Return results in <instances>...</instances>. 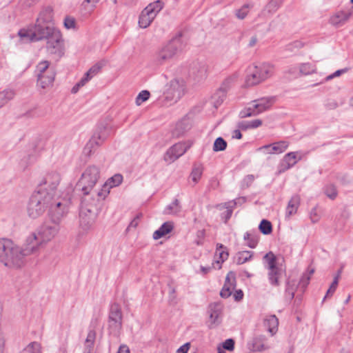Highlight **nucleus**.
<instances>
[{
  "label": "nucleus",
  "mask_w": 353,
  "mask_h": 353,
  "mask_svg": "<svg viewBox=\"0 0 353 353\" xmlns=\"http://www.w3.org/2000/svg\"><path fill=\"white\" fill-rule=\"evenodd\" d=\"M32 254L27 242L24 248L15 245L8 239H0V261L5 266L12 268H21L26 256Z\"/></svg>",
  "instance_id": "1"
},
{
  "label": "nucleus",
  "mask_w": 353,
  "mask_h": 353,
  "mask_svg": "<svg viewBox=\"0 0 353 353\" xmlns=\"http://www.w3.org/2000/svg\"><path fill=\"white\" fill-rule=\"evenodd\" d=\"M100 178V171L98 167L90 165L82 173L77 187L81 190L83 196H91L96 199H105L108 194L107 190L94 189Z\"/></svg>",
  "instance_id": "2"
},
{
  "label": "nucleus",
  "mask_w": 353,
  "mask_h": 353,
  "mask_svg": "<svg viewBox=\"0 0 353 353\" xmlns=\"http://www.w3.org/2000/svg\"><path fill=\"white\" fill-rule=\"evenodd\" d=\"M103 200L88 196H82L79 212V222L80 225L83 230H88L94 224L101 208Z\"/></svg>",
  "instance_id": "3"
},
{
  "label": "nucleus",
  "mask_w": 353,
  "mask_h": 353,
  "mask_svg": "<svg viewBox=\"0 0 353 353\" xmlns=\"http://www.w3.org/2000/svg\"><path fill=\"white\" fill-rule=\"evenodd\" d=\"M59 230L58 225L46 223L40 227L37 232H33L27 238V245L30 246L32 253H35L43 243L52 240Z\"/></svg>",
  "instance_id": "4"
},
{
  "label": "nucleus",
  "mask_w": 353,
  "mask_h": 353,
  "mask_svg": "<svg viewBox=\"0 0 353 353\" xmlns=\"http://www.w3.org/2000/svg\"><path fill=\"white\" fill-rule=\"evenodd\" d=\"M59 30L50 25L41 24L36 23L35 25L28 29H21L19 31L18 35L26 41H38L41 40H48Z\"/></svg>",
  "instance_id": "5"
},
{
  "label": "nucleus",
  "mask_w": 353,
  "mask_h": 353,
  "mask_svg": "<svg viewBox=\"0 0 353 353\" xmlns=\"http://www.w3.org/2000/svg\"><path fill=\"white\" fill-rule=\"evenodd\" d=\"M183 48L181 34L172 39L165 46L157 52L154 62L157 65H163L170 61L179 51Z\"/></svg>",
  "instance_id": "6"
},
{
  "label": "nucleus",
  "mask_w": 353,
  "mask_h": 353,
  "mask_svg": "<svg viewBox=\"0 0 353 353\" xmlns=\"http://www.w3.org/2000/svg\"><path fill=\"white\" fill-rule=\"evenodd\" d=\"M274 73L272 65L263 63L257 65H253L248 68L245 79L247 86L256 85L270 77Z\"/></svg>",
  "instance_id": "7"
},
{
  "label": "nucleus",
  "mask_w": 353,
  "mask_h": 353,
  "mask_svg": "<svg viewBox=\"0 0 353 353\" xmlns=\"http://www.w3.org/2000/svg\"><path fill=\"white\" fill-rule=\"evenodd\" d=\"M52 201L44 192H34L30 198L27 211L30 218L36 219L43 214Z\"/></svg>",
  "instance_id": "8"
},
{
  "label": "nucleus",
  "mask_w": 353,
  "mask_h": 353,
  "mask_svg": "<svg viewBox=\"0 0 353 353\" xmlns=\"http://www.w3.org/2000/svg\"><path fill=\"white\" fill-rule=\"evenodd\" d=\"M164 3L161 0L155 1L148 4L141 12L139 19V26L141 28L148 27L163 9Z\"/></svg>",
  "instance_id": "9"
},
{
  "label": "nucleus",
  "mask_w": 353,
  "mask_h": 353,
  "mask_svg": "<svg viewBox=\"0 0 353 353\" xmlns=\"http://www.w3.org/2000/svg\"><path fill=\"white\" fill-rule=\"evenodd\" d=\"M61 181V176L57 172L48 173L40 182L37 192H44L50 197H54L58 185Z\"/></svg>",
  "instance_id": "10"
},
{
  "label": "nucleus",
  "mask_w": 353,
  "mask_h": 353,
  "mask_svg": "<svg viewBox=\"0 0 353 353\" xmlns=\"http://www.w3.org/2000/svg\"><path fill=\"white\" fill-rule=\"evenodd\" d=\"M263 259L268 264V280L273 286L280 285L279 278L281 275V270L276 265V257L272 252H269L264 256Z\"/></svg>",
  "instance_id": "11"
},
{
  "label": "nucleus",
  "mask_w": 353,
  "mask_h": 353,
  "mask_svg": "<svg viewBox=\"0 0 353 353\" xmlns=\"http://www.w3.org/2000/svg\"><path fill=\"white\" fill-rule=\"evenodd\" d=\"M49 208L48 216L53 224H59L67 213V208L65 204L63 203L59 199L52 197V201L48 207Z\"/></svg>",
  "instance_id": "12"
},
{
  "label": "nucleus",
  "mask_w": 353,
  "mask_h": 353,
  "mask_svg": "<svg viewBox=\"0 0 353 353\" xmlns=\"http://www.w3.org/2000/svg\"><path fill=\"white\" fill-rule=\"evenodd\" d=\"M110 129L108 125L104 124L98 125L94 134L86 144L84 150L88 151L90 154L95 146H99L103 143L110 135Z\"/></svg>",
  "instance_id": "13"
},
{
  "label": "nucleus",
  "mask_w": 353,
  "mask_h": 353,
  "mask_svg": "<svg viewBox=\"0 0 353 353\" xmlns=\"http://www.w3.org/2000/svg\"><path fill=\"white\" fill-rule=\"evenodd\" d=\"M122 319L123 316L121 307L116 303L112 305L108 319V328L112 334L114 336L119 335L122 327Z\"/></svg>",
  "instance_id": "14"
},
{
  "label": "nucleus",
  "mask_w": 353,
  "mask_h": 353,
  "mask_svg": "<svg viewBox=\"0 0 353 353\" xmlns=\"http://www.w3.org/2000/svg\"><path fill=\"white\" fill-rule=\"evenodd\" d=\"M46 41V48L49 54H54L58 58L63 55V40L60 31L53 34Z\"/></svg>",
  "instance_id": "15"
},
{
  "label": "nucleus",
  "mask_w": 353,
  "mask_h": 353,
  "mask_svg": "<svg viewBox=\"0 0 353 353\" xmlns=\"http://www.w3.org/2000/svg\"><path fill=\"white\" fill-rule=\"evenodd\" d=\"M191 143L179 142L170 147L164 156V160L172 163L181 157L190 148Z\"/></svg>",
  "instance_id": "16"
},
{
  "label": "nucleus",
  "mask_w": 353,
  "mask_h": 353,
  "mask_svg": "<svg viewBox=\"0 0 353 353\" xmlns=\"http://www.w3.org/2000/svg\"><path fill=\"white\" fill-rule=\"evenodd\" d=\"M234 77L227 78L221 84V87L214 93L212 97L214 106L217 108L225 100L226 94L234 81Z\"/></svg>",
  "instance_id": "17"
},
{
  "label": "nucleus",
  "mask_w": 353,
  "mask_h": 353,
  "mask_svg": "<svg viewBox=\"0 0 353 353\" xmlns=\"http://www.w3.org/2000/svg\"><path fill=\"white\" fill-rule=\"evenodd\" d=\"M223 307L220 303H212L208 306L209 313V328L212 329L219 325L221 322V314Z\"/></svg>",
  "instance_id": "18"
},
{
  "label": "nucleus",
  "mask_w": 353,
  "mask_h": 353,
  "mask_svg": "<svg viewBox=\"0 0 353 353\" xmlns=\"http://www.w3.org/2000/svg\"><path fill=\"white\" fill-rule=\"evenodd\" d=\"M185 86L183 81L174 79L170 81V88L167 91V99L176 102L184 94Z\"/></svg>",
  "instance_id": "19"
},
{
  "label": "nucleus",
  "mask_w": 353,
  "mask_h": 353,
  "mask_svg": "<svg viewBox=\"0 0 353 353\" xmlns=\"http://www.w3.org/2000/svg\"><path fill=\"white\" fill-rule=\"evenodd\" d=\"M235 273L231 271L226 276L224 285L220 292V296L224 299L228 298L232 294V290L235 288Z\"/></svg>",
  "instance_id": "20"
},
{
  "label": "nucleus",
  "mask_w": 353,
  "mask_h": 353,
  "mask_svg": "<svg viewBox=\"0 0 353 353\" xmlns=\"http://www.w3.org/2000/svg\"><path fill=\"white\" fill-rule=\"evenodd\" d=\"M297 163L296 152H291L286 154L278 167L279 173L285 172L292 168Z\"/></svg>",
  "instance_id": "21"
},
{
  "label": "nucleus",
  "mask_w": 353,
  "mask_h": 353,
  "mask_svg": "<svg viewBox=\"0 0 353 353\" xmlns=\"http://www.w3.org/2000/svg\"><path fill=\"white\" fill-rule=\"evenodd\" d=\"M255 104V109H257L259 113L261 114L269 110L274 102V97H262L253 101Z\"/></svg>",
  "instance_id": "22"
},
{
  "label": "nucleus",
  "mask_w": 353,
  "mask_h": 353,
  "mask_svg": "<svg viewBox=\"0 0 353 353\" xmlns=\"http://www.w3.org/2000/svg\"><path fill=\"white\" fill-rule=\"evenodd\" d=\"M350 16V12L339 11L330 17V22L336 27H340L348 21Z\"/></svg>",
  "instance_id": "23"
},
{
  "label": "nucleus",
  "mask_w": 353,
  "mask_h": 353,
  "mask_svg": "<svg viewBox=\"0 0 353 353\" xmlns=\"http://www.w3.org/2000/svg\"><path fill=\"white\" fill-rule=\"evenodd\" d=\"M54 77V71H48L47 73L38 74L37 83L43 89L49 88L53 85Z\"/></svg>",
  "instance_id": "24"
},
{
  "label": "nucleus",
  "mask_w": 353,
  "mask_h": 353,
  "mask_svg": "<svg viewBox=\"0 0 353 353\" xmlns=\"http://www.w3.org/2000/svg\"><path fill=\"white\" fill-rule=\"evenodd\" d=\"M216 254L219 255V259L212 263V266L214 268L221 269V263L227 260L229 256L227 248L221 243H217Z\"/></svg>",
  "instance_id": "25"
},
{
  "label": "nucleus",
  "mask_w": 353,
  "mask_h": 353,
  "mask_svg": "<svg viewBox=\"0 0 353 353\" xmlns=\"http://www.w3.org/2000/svg\"><path fill=\"white\" fill-rule=\"evenodd\" d=\"M288 146L289 143L288 141H281L272 144L265 145L261 147V149H271V151H268V154H281L285 152Z\"/></svg>",
  "instance_id": "26"
},
{
  "label": "nucleus",
  "mask_w": 353,
  "mask_h": 353,
  "mask_svg": "<svg viewBox=\"0 0 353 353\" xmlns=\"http://www.w3.org/2000/svg\"><path fill=\"white\" fill-rule=\"evenodd\" d=\"M191 73L196 81L204 79L207 77L208 66L203 63H197L192 68Z\"/></svg>",
  "instance_id": "27"
},
{
  "label": "nucleus",
  "mask_w": 353,
  "mask_h": 353,
  "mask_svg": "<svg viewBox=\"0 0 353 353\" xmlns=\"http://www.w3.org/2000/svg\"><path fill=\"white\" fill-rule=\"evenodd\" d=\"M174 228L172 221H166L153 233V238L155 240L159 239L172 232Z\"/></svg>",
  "instance_id": "28"
},
{
  "label": "nucleus",
  "mask_w": 353,
  "mask_h": 353,
  "mask_svg": "<svg viewBox=\"0 0 353 353\" xmlns=\"http://www.w3.org/2000/svg\"><path fill=\"white\" fill-rule=\"evenodd\" d=\"M264 326L267 330L272 334L274 335L278 330L279 320L275 315L268 316L264 319Z\"/></svg>",
  "instance_id": "29"
},
{
  "label": "nucleus",
  "mask_w": 353,
  "mask_h": 353,
  "mask_svg": "<svg viewBox=\"0 0 353 353\" xmlns=\"http://www.w3.org/2000/svg\"><path fill=\"white\" fill-rule=\"evenodd\" d=\"M299 204L300 196L297 194L293 195L288 202L286 209V214L290 216L292 214H295L297 211Z\"/></svg>",
  "instance_id": "30"
},
{
  "label": "nucleus",
  "mask_w": 353,
  "mask_h": 353,
  "mask_svg": "<svg viewBox=\"0 0 353 353\" xmlns=\"http://www.w3.org/2000/svg\"><path fill=\"white\" fill-rule=\"evenodd\" d=\"M259 114V111H257V109H255V104L252 101L248 104L247 107L240 111L239 116L241 119H244L247 117H255Z\"/></svg>",
  "instance_id": "31"
},
{
  "label": "nucleus",
  "mask_w": 353,
  "mask_h": 353,
  "mask_svg": "<svg viewBox=\"0 0 353 353\" xmlns=\"http://www.w3.org/2000/svg\"><path fill=\"white\" fill-rule=\"evenodd\" d=\"M52 8L50 6L44 8L39 13L37 19L36 23H47L52 21Z\"/></svg>",
  "instance_id": "32"
},
{
  "label": "nucleus",
  "mask_w": 353,
  "mask_h": 353,
  "mask_svg": "<svg viewBox=\"0 0 353 353\" xmlns=\"http://www.w3.org/2000/svg\"><path fill=\"white\" fill-rule=\"evenodd\" d=\"M190 128L189 122L187 119H183L176 123L173 130V135L180 137Z\"/></svg>",
  "instance_id": "33"
},
{
  "label": "nucleus",
  "mask_w": 353,
  "mask_h": 353,
  "mask_svg": "<svg viewBox=\"0 0 353 353\" xmlns=\"http://www.w3.org/2000/svg\"><path fill=\"white\" fill-rule=\"evenodd\" d=\"M15 96V91L7 88L0 92V108L7 104Z\"/></svg>",
  "instance_id": "34"
},
{
  "label": "nucleus",
  "mask_w": 353,
  "mask_h": 353,
  "mask_svg": "<svg viewBox=\"0 0 353 353\" xmlns=\"http://www.w3.org/2000/svg\"><path fill=\"white\" fill-rule=\"evenodd\" d=\"M243 239L247 241V245L250 248H254L259 242V235L255 231L245 232Z\"/></svg>",
  "instance_id": "35"
},
{
  "label": "nucleus",
  "mask_w": 353,
  "mask_h": 353,
  "mask_svg": "<svg viewBox=\"0 0 353 353\" xmlns=\"http://www.w3.org/2000/svg\"><path fill=\"white\" fill-rule=\"evenodd\" d=\"M283 0H270L261 14L266 15V12L269 14L274 13L281 6Z\"/></svg>",
  "instance_id": "36"
},
{
  "label": "nucleus",
  "mask_w": 353,
  "mask_h": 353,
  "mask_svg": "<svg viewBox=\"0 0 353 353\" xmlns=\"http://www.w3.org/2000/svg\"><path fill=\"white\" fill-rule=\"evenodd\" d=\"M96 338V332L94 330H90L88 333L85 342V350L83 353H91Z\"/></svg>",
  "instance_id": "37"
},
{
  "label": "nucleus",
  "mask_w": 353,
  "mask_h": 353,
  "mask_svg": "<svg viewBox=\"0 0 353 353\" xmlns=\"http://www.w3.org/2000/svg\"><path fill=\"white\" fill-rule=\"evenodd\" d=\"M181 210V206L179 201L175 199L170 205L166 206L164 210V214H176Z\"/></svg>",
  "instance_id": "38"
},
{
  "label": "nucleus",
  "mask_w": 353,
  "mask_h": 353,
  "mask_svg": "<svg viewBox=\"0 0 353 353\" xmlns=\"http://www.w3.org/2000/svg\"><path fill=\"white\" fill-rule=\"evenodd\" d=\"M297 285L296 283L294 280H288L286 281V287H285V296L289 300H292L294 297V294L296 290Z\"/></svg>",
  "instance_id": "39"
},
{
  "label": "nucleus",
  "mask_w": 353,
  "mask_h": 353,
  "mask_svg": "<svg viewBox=\"0 0 353 353\" xmlns=\"http://www.w3.org/2000/svg\"><path fill=\"white\" fill-rule=\"evenodd\" d=\"M253 254L252 251L239 252L236 256V264L241 265L250 261L252 258Z\"/></svg>",
  "instance_id": "40"
},
{
  "label": "nucleus",
  "mask_w": 353,
  "mask_h": 353,
  "mask_svg": "<svg viewBox=\"0 0 353 353\" xmlns=\"http://www.w3.org/2000/svg\"><path fill=\"white\" fill-rule=\"evenodd\" d=\"M265 340L264 336H259L254 339L253 340V349L254 351H263L268 350L269 346L265 345L263 342Z\"/></svg>",
  "instance_id": "41"
},
{
  "label": "nucleus",
  "mask_w": 353,
  "mask_h": 353,
  "mask_svg": "<svg viewBox=\"0 0 353 353\" xmlns=\"http://www.w3.org/2000/svg\"><path fill=\"white\" fill-rule=\"evenodd\" d=\"M21 353H41V344L36 341L31 342Z\"/></svg>",
  "instance_id": "42"
},
{
  "label": "nucleus",
  "mask_w": 353,
  "mask_h": 353,
  "mask_svg": "<svg viewBox=\"0 0 353 353\" xmlns=\"http://www.w3.org/2000/svg\"><path fill=\"white\" fill-rule=\"evenodd\" d=\"M314 272V269L308 270V272L304 273L300 279L299 285L300 288L305 290L308 285L310 280V276Z\"/></svg>",
  "instance_id": "43"
},
{
  "label": "nucleus",
  "mask_w": 353,
  "mask_h": 353,
  "mask_svg": "<svg viewBox=\"0 0 353 353\" xmlns=\"http://www.w3.org/2000/svg\"><path fill=\"white\" fill-rule=\"evenodd\" d=\"M259 230L263 234L267 235L270 234L272 231L271 222L266 219H263L259 225Z\"/></svg>",
  "instance_id": "44"
},
{
  "label": "nucleus",
  "mask_w": 353,
  "mask_h": 353,
  "mask_svg": "<svg viewBox=\"0 0 353 353\" xmlns=\"http://www.w3.org/2000/svg\"><path fill=\"white\" fill-rule=\"evenodd\" d=\"M227 148V142L222 138L218 137L215 139L213 145L214 152L223 151Z\"/></svg>",
  "instance_id": "45"
},
{
  "label": "nucleus",
  "mask_w": 353,
  "mask_h": 353,
  "mask_svg": "<svg viewBox=\"0 0 353 353\" xmlns=\"http://www.w3.org/2000/svg\"><path fill=\"white\" fill-rule=\"evenodd\" d=\"M203 173V168L201 165L194 166L190 174V177L192 180L196 183L201 177Z\"/></svg>",
  "instance_id": "46"
},
{
  "label": "nucleus",
  "mask_w": 353,
  "mask_h": 353,
  "mask_svg": "<svg viewBox=\"0 0 353 353\" xmlns=\"http://www.w3.org/2000/svg\"><path fill=\"white\" fill-rule=\"evenodd\" d=\"M316 70V66L310 63H302L300 66L301 73L307 75Z\"/></svg>",
  "instance_id": "47"
},
{
  "label": "nucleus",
  "mask_w": 353,
  "mask_h": 353,
  "mask_svg": "<svg viewBox=\"0 0 353 353\" xmlns=\"http://www.w3.org/2000/svg\"><path fill=\"white\" fill-rule=\"evenodd\" d=\"M325 193L327 197L332 200L334 199L337 196L336 187L332 184L328 185L325 187Z\"/></svg>",
  "instance_id": "48"
},
{
  "label": "nucleus",
  "mask_w": 353,
  "mask_h": 353,
  "mask_svg": "<svg viewBox=\"0 0 353 353\" xmlns=\"http://www.w3.org/2000/svg\"><path fill=\"white\" fill-rule=\"evenodd\" d=\"M49 62L48 61H43L39 63L37 65V70L38 72V74L47 73L48 71H52L51 70H48L49 68Z\"/></svg>",
  "instance_id": "49"
},
{
  "label": "nucleus",
  "mask_w": 353,
  "mask_h": 353,
  "mask_svg": "<svg viewBox=\"0 0 353 353\" xmlns=\"http://www.w3.org/2000/svg\"><path fill=\"white\" fill-rule=\"evenodd\" d=\"M150 92L148 90H142L136 98V103L139 105L143 102L147 101L150 97Z\"/></svg>",
  "instance_id": "50"
},
{
  "label": "nucleus",
  "mask_w": 353,
  "mask_h": 353,
  "mask_svg": "<svg viewBox=\"0 0 353 353\" xmlns=\"http://www.w3.org/2000/svg\"><path fill=\"white\" fill-rule=\"evenodd\" d=\"M249 5L245 4L240 9L236 11V16L239 19H243L245 18L248 13Z\"/></svg>",
  "instance_id": "51"
},
{
  "label": "nucleus",
  "mask_w": 353,
  "mask_h": 353,
  "mask_svg": "<svg viewBox=\"0 0 353 353\" xmlns=\"http://www.w3.org/2000/svg\"><path fill=\"white\" fill-rule=\"evenodd\" d=\"M123 181V176L121 174H115L110 179V187H115L121 183Z\"/></svg>",
  "instance_id": "52"
},
{
  "label": "nucleus",
  "mask_w": 353,
  "mask_h": 353,
  "mask_svg": "<svg viewBox=\"0 0 353 353\" xmlns=\"http://www.w3.org/2000/svg\"><path fill=\"white\" fill-rule=\"evenodd\" d=\"M338 283H339L338 276H335L333 282L332 283L331 285L330 286V288L327 290L323 300H325L330 295L332 296L333 294V293L335 292V290L337 288Z\"/></svg>",
  "instance_id": "53"
},
{
  "label": "nucleus",
  "mask_w": 353,
  "mask_h": 353,
  "mask_svg": "<svg viewBox=\"0 0 353 353\" xmlns=\"http://www.w3.org/2000/svg\"><path fill=\"white\" fill-rule=\"evenodd\" d=\"M101 68V66L97 63L92 66L89 70L85 73L87 74V77H90L91 79L94 77L97 74L99 73Z\"/></svg>",
  "instance_id": "54"
},
{
  "label": "nucleus",
  "mask_w": 353,
  "mask_h": 353,
  "mask_svg": "<svg viewBox=\"0 0 353 353\" xmlns=\"http://www.w3.org/2000/svg\"><path fill=\"white\" fill-rule=\"evenodd\" d=\"M75 19L71 17H66L64 19V26L67 29L74 28L75 27Z\"/></svg>",
  "instance_id": "55"
},
{
  "label": "nucleus",
  "mask_w": 353,
  "mask_h": 353,
  "mask_svg": "<svg viewBox=\"0 0 353 353\" xmlns=\"http://www.w3.org/2000/svg\"><path fill=\"white\" fill-rule=\"evenodd\" d=\"M254 176L253 174L247 175L242 181V186L243 188H248L254 181Z\"/></svg>",
  "instance_id": "56"
},
{
  "label": "nucleus",
  "mask_w": 353,
  "mask_h": 353,
  "mask_svg": "<svg viewBox=\"0 0 353 353\" xmlns=\"http://www.w3.org/2000/svg\"><path fill=\"white\" fill-rule=\"evenodd\" d=\"M223 347L227 350H233L234 348V341L232 339L225 340L223 344Z\"/></svg>",
  "instance_id": "57"
},
{
  "label": "nucleus",
  "mask_w": 353,
  "mask_h": 353,
  "mask_svg": "<svg viewBox=\"0 0 353 353\" xmlns=\"http://www.w3.org/2000/svg\"><path fill=\"white\" fill-rule=\"evenodd\" d=\"M348 70L347 68H343L341 70H338L336 72H334L333 74L328 75L325 78V81H329L332 79L334 77H339L341 74L345 73Z\"/></svg>",
  "instance_id": "58"
},
{
  "label": "nucleus",
  "mask_w": 353,
  "mask_h": 353,
  "mask_svg": "<svg viewBox=\"0 0 353 353\" xmlns=\"http://www.w3.org/2000/svg\"><path fill=\"white\" fill-rule=\"evenodd\" d=\"M250 126L251 129L257 128L262 125L263 121L261 119H254L252 121H249Z\"/></svg>",
  "instance_id": "59"
},
{
  "label": "nucleus",
  "mask_w": 353,
  "mask_h": 353,
  "mask_svg": "<svg viewBox=\"0 0 353 353\" xmlns=\"http://www.w3.org/2000/svg\"><path fill=\"white\" fill-rule=\"evenodd\" d=\"M237 128L241 130L251 129L249 121H240L237 123Z\"/></svg>",
  "instance_id": "60"
},
{
  "label": "nucleus",
  "mask_w": 353,
  "mask_h": 353,
  "mask_svg": "<svg viewBox=\"0 0 353 353\" xmlns=\"http://www.w3.org/2000/svg\"><path fill=\"white\" fill-rule=\"evenodd\" d=\"M190 348V343H186L181 345L176 351L177 353H188Z\"/></svg>",
  "instance_id": "61"
},
{
  "label": "nucleus",
  "mask_w": 353,
  "mask_h": 353,
  "mask_svg": "<svg viewBox=\"0 0 353 353\" xmlns=\"http://www.w3.org/2000/svg\"><path fill=\"white\" fill-rule=\"evenodd\" d=\"M141 216V214H137L134 219L130 222L129 228H136L139 224V220Z\"/></svg>",
  "instance_id": "62"
},
{
  "label": "nucleus",
  "mask_w": 353,
  "mask_h": 353,
  "mask_svg": "<svg viewBox=\"0 0 353 353\" xmlns=\"http://www.w3.org/2000/svg\"><path fill=\"white\" fill-rule=\"evenodd\" d=\"M300 47V43L298 41L294 42L288 45L285 48L286 50L293 51L294 48H299Z\"/></svg>",
  "instance_id": "63"
},
{
  "label": "nucleus",
  "mask_w": 353,
  "mask_h": 353,
  "mask_svg": "<svg viewBox=\"0 0 353 353\" xmlns=\"http://www.w3.org/2000/svg\"><path fill=\"white\" fill-rule=\"evenodd\" d=\"M241 129L238 128L236 130H233L232 138V139H241L242 138V134L241 132Z\"/></svg>",
  "instance_id": "64"
}]
</instances>
